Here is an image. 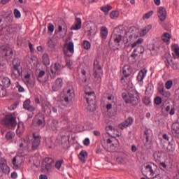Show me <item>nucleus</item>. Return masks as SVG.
<instances>
[{
	"label": "nucleus",
	"mask_w": 179,
	"mask_h": 179,
	"mask_svg": "<svg viewBox=\"0 0 179 179\" xmlns=\"http://www.w3.org/2000/svg\"><path fill=\"white\" fill-rule=\"evenodd\" d=\"M32 136L33 139L31 140L30 136H27L25 138L21 139L19 155H15L12 159V164L15 170H19L22 167L24 156H27L30 152H34L38 149V146L41 143V136L33 133Z\"/></svg>",
	"instance_id": "f257e3e1"
},
{
	"label": "nucleus",
	"mask_w": 179,
	"mask_h": 179,
	"mask_svg": "<svg viewBox=\"0 0 179 179\" xmlns=\"http://www.w3.org/2000/svg\"><path fill=\"white\" fill-rule=\"evenodd\" d=\"M64 95L59 101V108L64 109L69 107L72 103V99L75 97V91L72 87H66L63 91Z\"/></svg>",
	"instance_id": "f03ea898"
},
{
	"label": "nucleus",
	"mask_w": 179,
	"mask_h": 179,
	"mask_svg": "<svg viewBox=\"0 0 179 179\" xmlns=\"http://www.w3.org/2000/svg\"><path fill=\"white\" fill-rule=\"evenodd\" d=\"M157 170V166L155 164H150L144 166V168H143V175L145 176V177H147L148 179H153L156 178L157 177V174L156 173V171Z\"/></svg>",
	"instance_id": "7ed1b4c3"
},
{
	"label": "nucleus",
	"mask_w": 179,
	"mask_h": 179,
	"mask_svg": "<svg viewBox=\"0 0 179 179\" xmlns=\"http://www.w3.org/2000/svg\"><path fill=\"white\" fill-rule=\"evenodd\" d=\"M94 80L95 83H101L103 70H101V62L99 59H96L94 62Z\"/></svg>",
	"instance_id": "20e7f679"
},
{
	"label": "nucleus",
	"mask_w": 179,
	"mask_h": 179,
	"mask_svg": "<svg viewBox=\"0 0 179 179\" xmlns=\"http://www.w3.org/2000/svg\"><path fill=\"white\" fill-rule=\"evenodd\" d=\"M13 75L15 78H19L22 75V69L20 66V60L19 59H14L13 60V66L11 67Z\"/></svg>",
	"instance_id": "39448f33"
},
{
	"label": "nucleus",
	"mask_w": 179,
	"mask_h": 179,
	"mask_svg": "<svg viewBox=\"0 0 179 179\" xmlns=\"http://www.w3.org/2000/svg\"><path fill=\"white\" fill-rule=\"evenodd\" d=\"M83 86L84 87V91L85 93V102L87 104V107L89 108V107H90V86H89V83L87 82V80L85 79L83 82Z\"/></svg>",
	"instance_id": "423d86ee"
},
{
	"label": "nucleus",
	"mask_w": 179,
	"mask_h": 179,
	"mask_svg": "<svg viewBox=\"0 0 179 179\" xmlns=\"http://www.w3.org/2000/svg\"><path fill=\"white\" fill-rule=\"evenodd\" d=\"M125 103L136 106L138 104V94L136 91L131 90L129 92V99H125Z\"/></svg>",
	"instance_id": "0eeeda50"
},
{
	"label": "nucleus",
	"mask_w": 179,
	"mask_h": 179,
	"mask_svg": "<svg viewBox=\"0 0 179 179\" xmlns=\"http://www.w3.org/2000/svg\"><path fill=\"white\" fill-rule=\"evenodd\" d=\"M75 52L73 42L66 43L64 47V53L66 57H72Z\"/></svg>",
	"instance_id": "6e6552de"
},
{
	"label": "nucleus",
	"mask_w": 179,
	"mask_h": 179,
	"mask_svg": "<svg viewBox=\"0 0 179 179\" xmlns=\"http://www.w3.org/2000/svg\"><path fill=\"white\" fill-rule=\"evenodd\" d=\"M52 163H54V159L50 157L45 158L43 163H42V167L43 169H45L48 173H50L51 171V169H52Z\"/></svg>",
	"instance_id": "1a4fd4ad"
},
{
	"label": "nucleus",
	"mask_w": 179,
	"mask_h": 179,
	"mask_svg": "<svg viewBox=\"0 0 179 179\" xmlns=\"http://www.w3.org/2000/svg\"><path fill=\"white\" fill-rule=\"evenodd\" d=\"M62 69V66L59 62H56L55 64L51 66V72L53 76H51L52 79H55V76L59 75V72Z\"/></svg>",
	"instance_id": "9d476101"
},
{
	"label": "nucleus",
	"mask_w": 179,
	"mask_h": 179,
	"mask_svg": "<svg viewBox=\"0 0 179 179\" xmlns=\"http://www.w3.org/2000/svg\"><path fill=\"white\" fill-rule=\"evenodd\" d=\"M48 74H45V71L43 70H39V72L36 76L37 80L39 83H44L45 82H47L48 80Z\"/></svg>",
	"instance_id": "9b49d317"
},
{
	"label": "nucleus",
	"mask_w": 179,
	"mask_h": 179,
	"mask_svg": "<svg viewBox=\"0 0 179 179\" xmlns=\"http://www.w3.org/2000/svg\"><path fill=\"white\" fill-rule=\"evenodd\" d=\"M5 124L6 127H8L9 128H15V127H16V117L13 115L8 116L5 120Z\"/></svg>",
	"instance_id": "f8f14e48"
},
{
	"label": "nucleus",
	"mask_w": 179,
	"mask_h": 179,
	"mask_svg": "<svg viewBox=\"0 0 179 179\" xmlns=\"http://www.w3.org/2000/svg\"><path fill=\"white\" fill-rule=\"evenodd\" d=\"M64 86V81L62 78H58L55 80L54 84L52 86V90L53 92H58Z\"/></svg>",
	"instance_id": "ddd939ff"
},
{
	"label": "nucleus",
	"mask_w": 179,
	"mask_h": 179,
	"mask_svg": "<svg viewBox=\"0 0 179 179\" xmlns=\"http://www.w3.org/2000/svg\"><path fill=\"white\" fill-rule=\"evenodd\" d=\"M0 168L5 174H8L10 171V169L8 166L6 159L3 158L0 159Z\"/></svg>",
	"instance_id": "4468645a"
},
{
	"label": "nucleus",
	"mask_w": 179,
	"mask_h": 179,
	"mask_svg": "<svg viewBox=\"0 0 179 179\" xmlns=\"http://www.w3.org/2000/svg\"><path fill=\"white\" fill-rule=\"evenodd\" d=\"M23 108L24 110H27V111H29V113H33V111L36 110L34 106H31V101L30 99H28L24 101Z\"/></svg>",
	"instance_id": "2eb2a0df"
},
{
	"label": "nucleus",
	"mask_w": 179,
	"mask_h": 179,
	"mask_svg": "<svg viewBox=\"0 0 179 179\" xmlns=\"http://www.w3.org/2000/svg\"><path fill=\"white\" fill-rule=\"evenodd\" d=\"M133 123H134V118H132L131 117H129L124 122L119 124L118 128H120V129H125V128H128L129 125H132Z\"/></svg>",
	"instance_id": "dca6fc26"
},
{
	"label": "nucleus",
	"mask_w": 179,
	"mask_h": 179,
	"mask_svg": "<svg viewBox=\"0 0 179 179\" xmlns=\"http://www.w3.org/2000/svg\"><path fill=\"white\" fill-rule=\"evenodd\" d=\"M146 73H148V71H146V69H144L141 70L137 75L136 80L139 83H142L145 78H146Z\"/></svg>",
	"instance_id": "f3484780"
},
{
	"label": "nucleus",
	"mask_w": 179,
	"mask_h": 179,
	"mask_svg": "<svg viewBox=\"0 0 179 179\" xmlns=\"http://www.w3.org/2000/svg\"><path fill=\"white\" fill-rule=\"evenodd\" d=\"M167 16V13L166 12V8L164 7H159L158 10V17L159 19L163 22L166 20V17Z\"/></svg>",
	"instance_id": "a211bd4d"
},
{
	"label": "nucleus",
	"mask_w": 179,
	"mask_h": 179,
	"mask_svg": "<svg viewBox=\"0 0 179 179\" xmlns=\"http://www.w3.org/2000/svg\"><path fill=\"white\" fill-rule=\"evenodd\" d=\"M82 27V20L76 18L75 24L71 27V30H80Z\"/></svg>",
	"instance_id": "6ab92c4d"
},
{
	"label": "nucleus",
	"mask_w": 179,
	"mask_h": 179,
	"mask_svg": "<svg viewBox=\"0 0 179 179\" xmlns=\"http://www.w3.org/2000/svg\"><path fill=\"white\" fill-rule=\"evenodd\" d=\"M152 30V24H148L144 27L140 31L141 37H145V36Z\"/></svg>",
	"instance_id": "aec40b11"
},
{
	"label": "nucleus",
	"mask_w": 179,
	"mask_h": 179,
	"mask_svg": "<svg viewBox=\"0 0 179 179\" xmlns=\"http://www.w3.org/2000/svg\"><path fill=\"white\" fill-rule=\"evenodd\" d=\"M15 136H16V134L15 132L12 131H9L6 134L5 138L6 141H8V142H13V139H15Z\"/></svg>",
	"instance_id": "412c9836"
},
{
	"label": "nucleus",
	"mask_w": 179,
	"mask_h": 179,
	"mask_svg": "<svg viewBox=\"0 0 179 179\" xmlns=\"http://www.w3.org/2000/svg\"><path fill=\"white\" fill-rule=\"evenodd\" d=\"M108 36V29H107L106 27H101V37L106 40L107 38V36Z\"/></svg>",
	"instance_id": "4be33fe9"
},
{
	"label": "nucleus",
	"mask_w": 179,
	"mask_h": 179,
	"mask_svg": "<svg viewBox=\"0 0 179 179\" xmlns=\"http://www.w3.org/2000/svg\"><path fill=\"white\" fill-rule=\"evenodd\" d=\"M78 157H79L80 162H82V163H85L86 159L87 158V152H86L85 150H82L80 152Z\"/></svg>",
	"instance_id": "5701e85b"
},
{
	"label": "nucleus",
	"mask_w": 179,
	"mask_h": 179,
	"mask_svg": "<svg viewBox=\"0 0 179 179\" xmlns=\"http://www.w3.org/2000/svg\"><path fill=\"white\" fill-rule=\"evenodd\" d=\"M171 38V36H170V34L165 32L162 36V40L164 41V43H166V44H170V39Z\"/></svg>",
	"instance_id": "b1692460"
},
{
	"label": "nucleus",
	"mask_w": 179,
	"mask_h": 179,
	"mask_svg": "<svg viewBox=\"0 0 179 179\" xmlns=\"http://www.w3.org/2000/svg\"><path fill=\"white\" fill-rule=\"evenodd\" d=\"M24 131V124L23 122H19L17 124V129L16 130L17 135L20 136V134H23Z\"/></svg>",
	"instance_id": "393cba45"
},
{
	"label": "nucleus",
	"mask_w": 179,
	"mask_h": 179,
	"mask_svg": "<svg viewBox=\"0 0 179 179\" xmlns=\"http://www.w3.org/2000/svg\"><path fill=\"white\" fill-rule=\"evenodd\" d=\"M132 72V69H131V66L129 65H125L123 67V75L124 76H129Z\"/></svg>",
	"instance_id": "a878e982"
},
{
	"label": "nucleus",
	"mask_w": 179,
	"mask_h": 179,
	"mask_svg": "<svg viewBox=\"0 0 179 179\" xmlns=\"http://www.w3.org/2000/svg\"><path fill=\"white\" fill-rule=\"evenodd\" d=\"M106 143L108 144V147L110 148L109 152H115V145L113 143V140H111V138H108L106 140Z\"/></svg>",
	"instance_id": "bb28decb"
},
{
	"label": "nucleus",
	"mask_w": 179,
	"mask_h": 179,
	"mask_svg": "<svg viewBox=\"0 0 179 179\" xmlns=\"http://www.w3.org/2000/svg\"><path fill=\"white\" fill-rule=\"evenodd\" d=\"M42 108L44 111V113H46V114H50L51 113V106L50 103H43L42 104Z\"/></svg>",
	"instance_id": "cd10ccee"
},
{
	"label": "nucleus",
	"mask_w": 179,
	"mask_h": 179,
	"mask_svg": "<svg viewBox=\"0 0 179 179\" xmlns=\"http://www.w3.org/2000/svg\"><path fill=\"white\" fill-rule=\"evenodd\" d=\"M143 142L145 148H150V145H151L152 142L150 141H149V136H148L146 131H145V136H144Z\"/></svg>",
	"instance_id": "c85d7f7f"
},
{
	"label": "nucleus",
	"mask_w": 179,
	"mask_h": 179,
	"mask_svg": "<svg viewBox=\"0 0 179 179\" xmlns=\"http://www.w3.org/2000/svg\"><path fill=\"white\" fill-rule=\"evenodd\" d=\"M172 134H175L176 136L179 135V124L173 123L172 124Z\"/></svg>",
	"instance_id": "c756f323"
},
{
	"label": "nucleus",
	"mask_w": 179,
	"mask_h": 179,
	"mask_svg": "<svg viewBox=\"0 0 179 179\" xmlns=\"http://www.w3.org/2000/svg\"><path fill=\"white\" fill-rule=\"evenodd\" d=\"M36 117H40V119H38L36 122V124L38 127H44V115L41 114H38Z\"/></svg>",
	"instance_id": "7c9ffc66"
},
{
	"label": "nucleus",
	"mask_w": 179,
	"mask_h": 179,
	"mask_svg": "<svg viewBox=\"0 0 179 179\" xmlns=\"http://www.w3.org/2000/svg\"><path fill=\"white\" fill-rule=\"evenodd\" d=\"M162 154L160 151H156L154 153V159L157 163L160 162V160H162Z\"/></svg>",
	"instance_id": "2f4dec72"
},
{
	"label": "nucleus",
	"mask_w": 179,
	"mask_h": 179,
	"mask_svg": "<svg viewBox=\"0 0 179 179\" xmlns=\"http://www.w3.org/2000/svg\"><path fill=\"white\" fill-rule=\"evenodd\" d=\"M43 62L44 65H45V66H48V65H50V56L48 55V54L47 53L43 54Z\"/></svg>",
	"instance_id": "473e14b6"
},
{
	"label": "nucleus",
	"mask_w": 179,
	"mask_h": 179,
	"mask_svg": "<svg viewBox=\"0 0 179 179\" xmlns=\"http://www.w3.org/2000/svg\"><path fill=\"white\" fill-rule=\"evenodd\" d=\"M2 84L4 87H10V79L8 77H3L1 80Z\"/></svg>",
	"instance_id": "72a5a7b5"
},
{
	"label": "nucleus",
	"mask_w": 179,
	"mask_h": 179,
	"mask_svg": "<svg viewBox=\"0 0 179 179\" xmlns=\"http://www.w3.org/2000/svg\"><path fill=\"white\" fill-rule=\"evenodd\" d=\"M166 150H168V152H174V150H176V143H174V141L169 143Z\"/></svg>",
	"instance_id": "f704fd0d"
},
{
	"label": "nucleus",
	"mask_w": 179,
	"mask_h": 179,
	"mask_svg": "<svg viewBox=\"0 0 179 179\" xmlns=\"http://www.w3.org/2000/svg\"><path fill=\"white\" fill-rule=\"evenodd\" d=\"M100 9L102 12H104V13L107 15L110 12V10L113 9V7H111V6L107 5V6L101 7Z\"/></svg>",
	"instance_id": "c9c22d12"
},
{
	"label": "nucleus",
	"mask_w": 179,
	"mask_h": 179,
	"mask_svg": "<svg viewBox=\"0 0 179 179\" xmlns=\"http://www.w3.org/2000/svg\"><path fill=\"white\" fill-rule=\"evenodd\" d=\"M112 38H113L114 43L120 45V43H121V40H122V36L121 34L115 35V36H112Z\"/></svg>",
	"instance_id": "e433bc0d"
},
{
	"label": "nucleus",
	"mask_w": 179,
	"mask_h": 179,
	"mask_svg": "<svg viewBox=\"0 0 179 179\" xmlns=\"http://www.w3.org/2000/svg\"><path fill=\"white\" fill-rule=\"evenodd\" d=\"M142 43H143V38H138L136 42L131 44V48H135V47H139V45H141Z\"/></svg>",
	"instance_id": "4c0bfd02"
},
{
	"label": "nucleus",
	"mask_w": 179,
	"mask_h": 179,
	"mask_svg": "<svg viewBox=\"0 0 179 179\" xmlns=\"http://www.w3.org/2000/svg\"><path fill=\"white\" fill-rule=\"evenodd\" d=\"M172 50L173 51L175 55H176V57L178 58H179V46L178 45H172Z\"/></svg>",
	"instance_id": "58836bf2"
},
{
	"label": "nucleus",
	"mask_w": 179,
	"mask_h": 179,
	"mask_svg": "<svg viewBox=\"0 0 179 179\" xmlns=\"http://www.w3.org/2000/svg\"><path fill=\"white\" fill-rule=\"evenodd\" d=\"M136 57H138V53H136V49L134 50V53L131 54V57H129L130 61H132V63L136 62Z\"/></svg>",
	"instance_id": "ea45409f"
},
{
	"label": "nucleus",
	"mask_w": 179,
	"mask_h": 179,
	"mask_svg": "<svg viewBox=\"0 0 179 179\" xmlns=\"http://www.w3.org/2000/svg\"><path fill=\"white\" fill-rule=\"evenodd\" d=\"M24 80V83L26 85V86H27V87L34 86V83L33 82V80H31V78H28L27 80Z\"/></svg>",
	"instance_id": "a19ab883"
},
{
	"label": "nucleus",
	"mask_w": 179,
	"mask_h": 179,
	"mask_svg": "<svg viewBox=\"0 0 179 179\" xmlns=\"http://www.w3.org/2000/svg\"><path fill=\"white\" fill-rule=\"evenodd\" d=\"M118 16H120V13L118 11H112L110 12V19H118Z\"/></svg>",
	"instance_id": "79ce46f5"
},
{
	"label": "nucleus",
	"mask_w": 179,
	"mask_h": 179,
	"mask_svg": "<svg viewBox=\"0 0 179 179\" xmlns=\"http://www.w3.org/2000/svg\"><path fill=\"white\" fill-rule=\"evenodd\" d=\"M114 129L115 128L111 125H108L106 127V131H107L108 135H113V133L114 132Z\"/></svg>",
	"instance_id": "37998d69"
},
{
	"label": "nucleus",
	"mask_w": 179,
	"mask_h": 179,
	"mask_svg": "<svg viewBox=\"0 0 179 179\" xmlns=\"http://www.w3.org/2000/svg\"><path fill=\"white\" fill-rule=\"evenodd\" d=\"M63 164H64V159H62L57 161L55 163V169H57V170H59V169H61V166H62Z\"/></svg>",
	"instance_id": "c03bdc74"
},
{
	"label": "nucleus",
	"mask_w": 179,
	"mask_h": 179,
	"mask_svg": "<svg viewBox=\"0 0 179 179\" xmlns=\"http://www.w3.org/2000/svg\"><path fill=\"white\" fill-rule=\"evenodd\" d=\"M13 13L16 19H20V17H22V14L20 13V11L17 10V8L14 9Z\"/></svg>",
	"instance_id": "a18cd8bd"
},
{
	"label": "nucleus",
	"mask_w": 179,
	"mask_h": 179,
	"mask_svg": "<svg viewBox=\"0 0 179 179\" xmlns=\"http://www.w3.org/2000/svg\"><path fill=\"white\" fill-rule=\"evenodd\" d=\"M15 87L18 89L19 93H24V88L19 83H15Z\"/></svg>",
	"instance_id": "49530a36"
},
{
	"label": "nucleus",
	"mask_w": 179,
	"mask_h": 179,
	"mask_svg": "<svg viewBox=\"0 0 179 179\" xmlns=\"http://www.w3.org/2000/svg\"><path fill=\"white\" fill-rule=\"evenodd\" d=\"M152 15H153V11H150V12H148L147 13L144 14L143 16V20L150 19Z\"/></svg>",
	"instance_id": "de8ad7c7"
},
{
	"label": "nucleus",
	"mask_w": 179,
	"mask_h": 179,
	"mask_svg": "<svg viewBox=\"0 0 179 179\" xmlns=\"http://www.w3.org/2000/svg\"><path fill=\"white\" fill-rule=\"evenodd\" d=\"M159 94H161V96H163L164 97H166L167 99H169V97L171 96V94L170 93V92L164 91V90L162 92H159Z\"/></svg>",
	"instance_id": "09e8293b"
},
{
	"label": "nucleus",
	"mask_w": 179,
	"mask_h": 179,
	"mask_svg": "<svg viewBox=\"0 0 179 179\" xmlns=\"http://www.w3.org/2000/svg\"><path fill=\"white\" fill-rule=\"evenodd\" d=\"M83 48H84L85 50H89V48H90V42L84 41L83 43Z\"/></svg>",
	"instance_id": "8fccbe9b"
},
{
	"label": "nucleus",
	"mask_w": 179,
	"mask_h": 179,
	"mask_svg": "<svg viewBox=\"0 0 179 179\" xmlns=\"http://www.w3.org/2000/svg\"><path fill=\"white\" fill-rule=\"evenodd\" d=\"M154 103L156 104V106H160V104L162 103V98H160V96L155 97L154 99Z\"/></svg>",
	"instance_id": "3c124183"
},
{
	"label": "nucleus",
	"mask_w": 179,
	"mask_h": 179,
	"mask_svg": "<svg viewBox=\"0 0 179 179\" xmlns=\"http://www.w3.org/2000/svg\"><path fill=\"white\" fill-rule=\"evenodd\" d=\"M173 87V81L168 80L165 84V87L167 89V90H170L171 87Z\"/></svg>",
	"instance_id": "603ef678"
},
{
	"label": "nucleus",
	"mask_w": 179,
	"mask_h": 179,
	"mask_svg": "<svg viewBox=\"0 0 179 179\" xmlns=\"http://www.w3.org/2000/svg\"><path fill=\"white\" fill-rule=\"evenodd\" d=\"M129 76H124L121 78V83L123 84V85H127V83H128L129 82V80H128V77Z\"/></svg>",
	"instance_id": "864d4df0"
},
{
	"label": "nucleus",
	"mask_w": 179,
	"mask_h": 179,
	"mask_svg": "<svg viewBox=\"0 0 179 179\" xmlns=\"http://www.w3.org/2000/svg\"><path fill=\"white\" fill-rule=\"evenodd\" d=\"M5 55L6 57H12V55H13V50L10 48L6 49Z\"/></svg>",
	"instance_id": "5fc2aeb1"
},
{
	"label": "nucleus",
	"mask_w": 179,
	"mask_h": 179,
	"mask_svg": "<svg viewBox=\"0 0 179 179\" xmlns=\"http://www.w3.org/2000/svg\"><path fill=\"white\" fill-rule=\"evenodd\" d=\"M61 31H64V34H66V28H62L61 25H59L58 30H55V33H61Z\"/></svg>",
	"instance_id": "6e6d98bb"
},
{
	"label": "nucleus",
	"mask_w": 179,
	"mask_h": 179,
	"mask_svg": "<svg viewBox=\"0 0 179 179\" xmlns=\"http://www.w3.org/2000/svg\"><path fill=\"white\" fill-rule=\"evenodd\" d=\"M48 47H50V48H54V47H55V43L54 42V41H52V39H50L48 41Z\"/></svg>",
	"instance_id": "4d7b16f0"
},
{
	"label": "nucleus",
	"mask_w": 179,
	"mask_h": 179,
	"mask_svg": "<svg viewBox=\"0 0 179 179\" xmlns=\"http://www.w3.org/2000/svg\"><path fill=\"white\" fill-rule=\"evenodd\" d=\"M143 103H144V104H145V106H149V104L152 103V101L150 100V98L145 97L143 99Z\"/></svg>",
	"instance_id": "13d9d810"
},
{
	"label": "nucleus",
	"mask_w": 179,
	"mask_h": 179,
	"mask_svg": "<svg viewBox=\"0 0 179 179\" xmlns=\"http://www.w3.org/2000/svg\"><path fill=\"white\" fill-rule=\"evenodd\" d=\"M54 29H55L54 24H48V31H50V33H52L54 31Z\"/></svg>",
	"instance_id": "bf43d9fd"
},
{
	"label": "nucleus",
	"mask_w": 179,
	"mask_h": 179,
	"mask_svg": "<svg viewBox=\"0 0 179 179\" xmlns=\"http://www.w3.org/2000/svg\"><path fill=\"white\" fill-rule=\"evenodd\" d=\"M112 135H114V136L120 137L121 136V132L118 131L117 129H114L113 132L112 133Z\"/></svg>",
	"instance_id": "052dcab7"
},
{
	"label": "nucleus",
	"mask_w": 179,
	"mask_h": 179,
	"mask_svg": "<svg viewBox=\"0 0 179 179\" xmlns=\"http://www.w3.org/2000/svg\"><path fill=\"white\" fill-rule=\"evenodd\" d=\"M159 167L162 170H166L167 169V165L164 162H161L159 164Z\"/></svg>",
	"instance_id": "680f3d73"
},
{
	"label": "nucleus",
	"mask_w": 179,
	"mask_h": 179,
	"mask_svg": "<svg viewBox=\"0 0 179 179\" xmlns=\"http://www.w3.org/2000/svg\"><path fill=\"white\" fill-rule=\"evenodd\" d=\"M90 143V140L89 139V138H87L84 140L83 141V144L85 145V146H89V144Z\"/></svg>",
	"instance_id": "e2e57ef3"
},
{
	"label": "nucleus",
	"mask_w": 179,
	"mask_h": 179,
	"mask_svg": "<svg viewBox=\"0 0 179 179\" xmlns=\"http://www.w3.org/2000/svg\"><path fill=\"white\" fill-rule=\"evenodd\" d=\"M163 91H164V86H163V85H159L158 86V92H159V93H161Z\"/></svg>",
	"instance_id": "0e129e2a"
},
{
	"label": "nucleus",
	"mask_w": 179,
	"mask_h": 179,
	"mask_svg": "<svg viewBox=\"0 0 179 179\" xmlns=\"http://www.w3.org/2000/svg\"><path fill=\"white\" fill-rule=\"evenodd\" d=\"M11 178H13V179L17 178V173H16V172H13L11 173Z\"/></svg>",
	"instance_id": "69168bd1"
},
{
	"label": "nucleus",
	"mask_w": 179,
	"mask_h": 179,
	"mask_svg": "<svg viewBox=\"0 0 179 179\" xmlns=\"http://www.w3.org/2000/svg\"><path fill=\"white\" fill-rule=\"evenodd\" d=\"M66 66H68V68H70V66H72V62H71V60H66Z\"/></svg>",
	"instance_id": "338daca9"
},
{
	"label": "nucleus",
	"mask_w": 179,
	"mask_h": 179,
	"mask_svg": "<svg viewBox=\"0 0 179 179\" xmlns=\"http://www.w3.org/2000/svg\"><path fill=\"white\" fill-rule=\"evenodd\" d=\"M39 179H48V178L45 175H41Z\"/></svg>",
	"instance_id": "774afa93"
}]
</instances>
